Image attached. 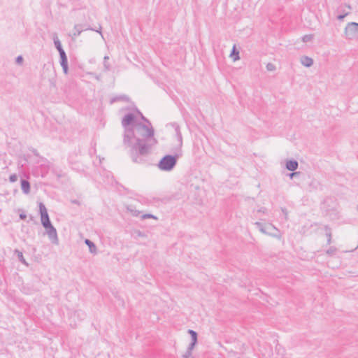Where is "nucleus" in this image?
I'll use <instances>...</instances> for the list:
<instances>
[{
	"mask_svg": "<svg viewBox=\"0 0 358 358\" xmlns=\"http://www.w3.org/2000/svg\"><path fill=\"white\" fill-rule=\"evenodd\" d=\"M178 155H166L159 162L158 168L160 170L169 171L176 165Z\"/></svg>",
	"mask_w": 358,
	"mask_h": 358,
	"instance_id": "f03ea898",
	"label": "nucleus"
},
{
	"mask_svg": "<svg viewBox=\"0 0 358 358\" xmlns=\"http://www.w3.org/2000/svg\"><path fill=\"white\" fill-rule=\"evenodd\" d=\"M175 131L176 134V137H177V139L178 141V144L180 146H181L182 144V134L180 132V127L178 125H176L175 127Z\"/></svg>",
	"mask_w": 358,
	"mask_h": 358,
	"instance_id": "f8f14e48",
	"label": "nucleus"
},
{
	"mask_svg": "<svg viewBox=\"0 0 358 358\" xmlns=\"http://www.w3.org/2000/svg\"><path fill=\"white\" fill-rule=\"evenodd\" d=\"M196 343H194V342H191V343H189L188 348H187V350L189 351H192L194 346L196 345Z\"/></svg>",
	"mask_w": 358,
	"mask_h": 358,
	"instance_id": "c756f323",
	"label": "nucleus"
},
{
	"mask_svg": "<svg viewBox=\"0 0 358 358\" xmlns=\"http://www.w3.org/2000/svg\"><path fill=\"white\" fill-rule=\"evenodd\" d=\"M71 203L77 205H80V202L78 200H72Z\"/></svg>",
	"mask_w": 358,
	"mask_h": 358,
	"instance_id": "e433bc0d",
	"label": "nucleus"
},
{
	"mask_svg": "<svg viewBox=\"0 0 358 358\" xmlns=\"http://www.w3.org/2000/svg\"><path fill=\"white\" fill-rule=\"evenodd\" d=\"M347 15L348 13H345L344 15H340L337 17V18L340 20H342Z\"/></svg>",
	"mask_w": 358,
	"mask_h": 358,
	"instance_id": "72a5a7b5",
	"label": "nucleus"
},
{
	"mask_svg": "<svg viewBox=\"0 0 358 358\" xmlns=\"http://www.w3.org/2000/svg\"><path fill=\"white\" fill-rule=\"evenodd\" d=\"M62 69H63V71H64V73L67 74V73H68V66H63Z\"/></svg>",
	"mask_w": 358,
	"mask_h": 358,
	"instance_id": "c9c22d12",
	"label": "nucleus"
},
{
	"mask_svg": "<svg viewBox=\"0 0 358 358\" xmlns=\"http://www.w3.org/2000/svg\"><path fill=\"white\" fill-rule=\"evenodd\" d=\"M17 175H16V174H15V173H14V174L10 175V177H9V180H10V182H16V181H17Z\"/></svg>",
	"mask_w": 358,
	"mask_h": 358,
	"instance_id": "4be33fe9",
	"label": "nucleus"
},
{
	"mask_svg": "<svg viewBox=\"0 0 358 358\" xmlns=\"http://www.w3.org/2000/svg\"><path fill=\"white\" fill-rule=\"evenodd\" d=\"M301 64L306 67H310L313 64V59L308 56H302L300 59Z\"/></svg>",
	"mask_w": 358,
	"mask_h": 358,
	"instance_id": "6e6552de",
	"label": "nucleus"
},
{
	"mask_svg": "<svg viewBox=\"0 0 358 358\" xmlns=\"http://www.w3.org/2000/svg\"><path fill=\"white\" fill-rule=\"evenodd\" d=\"M108 59H109L108 56H105L103 57V66H104L105 71H110L111 69L110 64L108 62Z\"/></svg>",
	"mask_w": 358,
	"mask_h": 358,
	"instance_id": "dca6fc26",
	"label": "nucleus"
},
{
	"mask_svg": "<svg viewBox=\"0 0 358 358\" xmlns=\"http://www.w3.org/2000/svg\"><path fill=\"white\" fill-rule=\"evenodd\" d=\"M357 210H358V205H357Z\"/></svg>",
	"mask_w": 358,
	"mask_h": 358,
	"instance_id": "ea45409f",
	"label": "nucleus"
},
{
	"mask_svg": "<svg viewBox=\"0 0 358 358\" xmlns=\"http://www.w3.org/2000/svg\"><path fill=\"white\" fill-rule=\"evenodd\" d=\"M85 30H93V31H95L98 33H99L101 36V37L103 38V34H102V32H101V26L99 25V27L98 29H92V28H86Z\"/></svg>",
	"mask_w": 358,
	"mask_h": 358,
	"instance_id": "5701e85b",
	"label": "nucleus"
},
{
	"mask_svg": "<svg viewBox=\"0 0 358 358\" xmlns=\"http://www.w3.org/2000/svg\"><path fill=\"white\" fill-rule=\"evenodd\" d=\"M58 51H59V55H60V59H63V58L67 57L66 55V53H65V52L64 50V49L59 50Z\"/></svg>",
	"mask_w": 358,
	"mask_h": 358,
	"instance_id": "bb28decb",
	"label": "nucleus"
},
{
	"mask_svg": "<svg viewBox=\"0 0 358 358\" xmlns=\"http://www.w3.org/2000/svg\"><path fill=\"white\" fill-rule=\"evenodd\" d=\"M324 229L326 231V236H327V243L330 244L331 243V229L328 226L324 227Z\"/></svg>",
	"mask_w": 358,
	"mask_h": 358,
	"instance_id": "2eb2a0df",
	"label": "nucleus"
},
{
	"mask_svg": "<svg viewBox=\"0 0 358 358\" xmlns=\"http://www.w3.org/2000/svg\"><path fill=\"white\" fill-rule=\"evenodd\" d=\"M298 166H299V164H298V162L296 160H288L286 162V168L289 171H294L297 169Z\"/></svg>",
	"mask_w": 358,
	"mask_h": 358,
	"instance_id": "1a4fd4ad",
	"label": "nucleus"
},
{
	"mask_svg": "<svg viewBox=\"0 0 358 358\" xmlns=\"http://www.w3.org/2000/svg\"><path fill=\"white\" fill-rule=\"evenodd\" d=\"M255 224L256 226H257V227L259 228V231L263 233V234H268L269 236H271L273 237H275V238H281V235H280V231L278 228H276L273 224H269V227L273 229V230H275L276 231V233H271V232H269V231H267L264 226V224L259 222H256L255 223Z\"/></svg>",
	"mask_w": 358,
	"mask_h": 358,
	"instance_id": "39448f33",
	"label": "nucleus"
},
{
	"mask_svg": "<svg viewBox=\"0 0 358 358\" xmlns=\"http://www.w3.org/2000/svg\"><path fill=\"white\" fill-rule=\"evenodd\" d=\"M300 174V172H294V173H292L289 174V177L291 178H292L293 177H294L295 176H298Z\"/></svg>",
	"mask_w": 358,
	"mask_h": 358,
	"instance_id": "473e14b6",
	"label": "nucleus"
},
{
	"mask_svg": "<svg viewBox=\"0 0 358 358\" xmlns=\"http://www.w3.org/2000/svg\"><path fill=\"white\" fill-rule=\"evenodd\" d=\"M281 210H282V213L285 215V220L287 221L288 220V213H287V210L285 208H282Z\"/></svg>",
	"mask_w": 358,
	"mask_h": 358,
	"instance_id": "393cba45",
	"label": "nucleus"
},
{
	"mask_svg": "<svg viewBox=\"0 0 358 358\" xmlns=\"http://www.w3.org/2000/svg\"><path fill=\"white\" fill-rule=\"evenodd\" d=\"M136 122V116L133 113H128L124 116L122 120V125L124 129V131L127 129H132L134 124H137Z\"/></svg>",
	"mask_w": 358,
	"mask_h": 358,
	"instance_id": "20e7f679",
	"label": "nucleus"
},
{
	"mask_svg": "<svg viewBox=\"0 0 358 358\" xmlns=\"http://www.w3.org/2000/svg\"><path fill=\"white\" fill-rule=\"evenodd\" d=\"M60 64H61L62 67L68 66L67 57L61 59Z\"/></svg>",
	"mask_w": 358,
	"mask_h": 358,
	"instance_id": "b1692460",
	"label": "nucleus"
},
{
	"mask_svg": "<svg viewBox=\"0 0 358 358\" xmlns=\"http://www.w3.org/2000/svg\"><path fill=\"white\" fill-rule=\"evenodd\" d=\"M45 228L46 229L48 236L51 242L55 245H57L59 243V239L56 229L52 224L50 227Z\"/></svg>",
	"mask_w": 358,
	"mask_h": 358,
	"instance_id": "0eeeda50",
	"label": "nucleus"
},
{
	"mask_svg": "<svg viewBox=\"0 0 358 358\" xmlns=\"http://www.w3.org/2000/svg\"><path fill=\"white\" fill-rule=\"evenodd\" d=\"M85 244L89 247L90 251L92 254L96 253V247L95 244L89 239L85 241Z\"/></svg>",
	"mask_w": 358,
	"mask_h": 358,
	"instance_id": "9b49d317",
	"label": "nucleus"
},
{
	"mask_svg": "<svg viewBox=\"0 0 358 358\" xmlns=\"http://www.w3.org/2000/svg\"><path fill=\"white\" fill-rule=\"evenodd\" d=\"M117 100H127V97L126 96H121L120 97H116V98H114L111 102H114L115 101H117Z\"/></svg>",
	"mask_w": 358,
	"mask_h": 358,
	"instance_id": "cd10ccee",
	"label": "nucleus"
},
{
	"mask_svg": "<svg viewBox=\"0 0 358 358\" xmlns=\"http://www.w3.org/2000/svg\"><path fill=\"white\" fill-rule=\"evenodd\" d=\"M27 217V215L24 213L20 214V218L21 220H24Z\"/></svg>",
	"mask_w": 358,
	"mask_h": 358,
	"instance_id": "f704fd0d",
	"label": "nucleus"
},
{
	"mask_svg": "<svg viewBox=\"0 0 358 358\" xmlns=\"http://www.w3.org/2000/svg\"><path fill=\"white\" fill-rule=\"evenodd\" d=\"M313 36L311 34L305 35V36H303L302 41L303 42L310 41L313 39Z\"/></svg>",
	"mask_w": 358,
	"mask_h": 358,
	"instance_id": "aec40b11",
	"label": "nucleus"
},
{
	"mask_svg": "<svg viewBox=\"0 0 358 358\" xmlns=\"http://www.w3.org/2000/svg\"><path fill=\"white\" fill-rule=\"evenodd\" d=\"M74 30H75V32L73 34V38H76L77 36H78L83 31L81 29V24H76L74 26Z\"/></svg>",
	"mask_w": 358,
	"mask_h": 358,
	"instance_id": "ddd939ff",
	"label": "nucleus"
},
{
	"mask_svg": "<svg viewBox=\"0 0 358 358\" xmlns=\"http://www.w3.org/2000/svg\"><path fill=\"white\" fill-rule=\"evenodd\" d=\"M41 224L44 227H50L52 224L49 219L48 210L43 203H39Z\"/></svg>",
	"mask_w": 358,
	"mask_h": 358,
	"instance_id": "423d86ee",
	"label": "nucleus"
},
{
	"mask_svg": "<svg viewBox=\"0 0 358 358\" xmlns=\"http://www.w3.org/2000/svg\"><path fill=\"white\" fill-rule=\"evenodd\" d=\"M53 40H54V43H55V48L57 49V50L63 49L62 47V45H61V42L57 36H55L53 38Z\"/></svg>",
	"mask_w": 358,
	"mask_h": 358,
	"instance_id": "a211bd4d",
	"label": "nucleus"
},
{
	"mask_svg": "<svg viewBox=\"0 0 358 358\" xmlns=\"http://www.w3.org/2000/svg\"><path fill=\"white\" fill-rule=\"evenodd\" d=\"M259 211L265 213L266 209L265 208H262V209L259 210Z\"/></svg>",
	"mask_w": 358,
	"mask_h": 358,
	"instance_id": "58836bf2",
	"label": "nucleus"
},
{
	"mask_svg": "<svg viewBox=\"0 0 358 358\" xmlns=\"http://www.w3.org/2000/svg\"><path fill=\"white\" fill-rule=\"evenodd\" d=\"M141 117H142V119H143V120H145V121L148 122V125H149V126H151V125H150V123L149 122V121H148V120H147L144 116H143L142 115H141Z\"/></svg>",
	"mask_w": 358,
	"mask_h": 358,
	"instance_id": "4c0bfd02",
	"label": "nucleus"
},
{
	"mask_svg": "<svg viewBox=\"0 0 358 358\" xmlns=\"http://www.w3.org/2000/svg\"><path fill=\"white\" fill-rule=\"evenodd\" d=\"M21 189L22 192L27 194L30 192V184L27 180H21Z\"/></svg>",
	"mask_w": 358,
	"mask_h": 358,
	"instance_id": "9d476101",
	"label": "nucleus"
},
{
	"mask_svg": "<svg viewBox=\"0 0 358 358\" xmlns=\"http://www.w3.org/2000/svg\"><path fill=\"white\" fill-rule=\"evenodd\" d=\"M336 249L335 248H331L327 251V254L333 255L335 254Z\"/></svg>",
	"mask_w": 358,
	"mask_h": 358,
	"instance_id": "a878e982",
	"label": "nucleus"
},
{
	"mask_svg": "<svg viewBox=\"0 0 358 358\" xmlns=\"http://www.w3.org/2000/svg\"><path fill=\"white\" fill-rule=\"evenodd\" d=\"M142 218L143 219H145V218H153V219H157V217H155V215H152V214H145L142 216Z\"/></svg>",
	"mask_w": 358,
	"mask_h": 358,
	"instance_id": "c85d7f7f",
	"label": "nucleus"
},
{
	"mask_svg": "<svg viewBox=\"0 0 358 358\" xmlns=\"http://www.w3.org/2000/svg\"><path fill=\"white\" fill-rule=\"evenodd\" d=\"M235 55V57L233 58L234 61L238 60L240 59L239 57V52L236 50V46L234 45L232 50V52L231 53V56L233 57Z\"/></svg>",
	"mask_w": 358,
	"mask_h": 358,
	"instance_id": "6ab92c4d",
	"label": "nucleus"
},
{
	"mask_svg": "<svg viewBox=\"0 0 358 358\" xmlns=\"http://www.w3.org/2000/svg\"><path fill=\"white\" fill-rule=\"evenodd\" d=\"M15 253L17 255V257H18L20 262H21L24 264L27 265V263L25 259L24 258L23 254L21 251L16 249L15 250Z\"/></svg>",
	"mask_w": 358,
	"mask_h": 358,
	"instance_id": "4468645a",
	"label": "nucleus"
},
{
	"mask_svg": "<svg viewBox=\"0 0 358 358\" xmlns=\"http://www.w3.org/2000/svg\"><path fill=\"white\" fill-rule=\"evenodd\" d=\"M192 356V352L187 350L186 352L183 355V358H190Z\"/></svg>",
	"mask_w": 358,
	"mask_h": 358,
	"instance_id": "7c9ffc66",
	"label": "nucleus"
},
{
	"mask_svg": "<svg viewBox=\"0 0 358 358\" xmlns=\"http://www.w3.org/2000/svg\"><path fill=\"white\" fill-rule=\"evenodd\" d=\"M23 62V58L21 55H19L17 58H16V63L18 64H21Z\"/></svg>",
	"mask_w": 358,
	"mask_h": 358,
	"instance_id": "2f4dec72",
	"label": "nucleus"
},
{
	"mask_svg": "<svg viewBox=\"0 0 358 358\" xmlns=\"http://www.w3.org/2000/svg\"><path fill=\"white\" fill-rule=\"evenodd\" d=\"M266 69L268 71H273L275 69V66L274 64H271V63H268L266 65Z\"/></svg>",
	"mask_w": 358,
	"mask_h": 358,
	"instance_id": "412c9836",
	"label": "nucleus"
},
{
	"mask_svg": "<svg viewBox=\"0 0 358 358\" xmlns=\"http://www.w3.org/2000/svg\"><path fill=\"white\" fill-rule=\"evenodd\" d=\"M123 143L131 148L130 155L134 163H141L143 159L141 156L147 155L152 145L156 143L154 138V129L152 126L141 122L134 124L132 129L124 132Z\"/></svg>",
	"mask_w": 358,
	"mask_h": 358,
	"instance_id": "f257e3e1",
	"label": "nucleus"
},
{
	"mask_svg": "<svg viewBox=\"0 0 358 358\" xmlns=\"http://www.w3.org/2000/svg\"><path fill=\"white\" fill-rule=\"evenodd\" d=\"M345 36L349 40L358 39V24L348 23L345 29Z\"/></svg>",
	"mask_w": 358,
	"mask_h": 358,
	"instance_id": "7ed1b4c3",
	"label": "nucleus"
},
{
	"mask_svg": "<svg viewBox=\"0 0 358 358\" xmlns=\"http://www.w3.org/2000/svg\"><path fill=\"white\" fill-rule=\"evenodd\" d=\"M188 333L191 336L192 342L197 343V333L192 329H189Z\"/></svg>",
	"mask_w": 358,
	"mask_h": 358,
	"instance_id": "f3484780",
	"label": "nucleus"
}]
</instances>
